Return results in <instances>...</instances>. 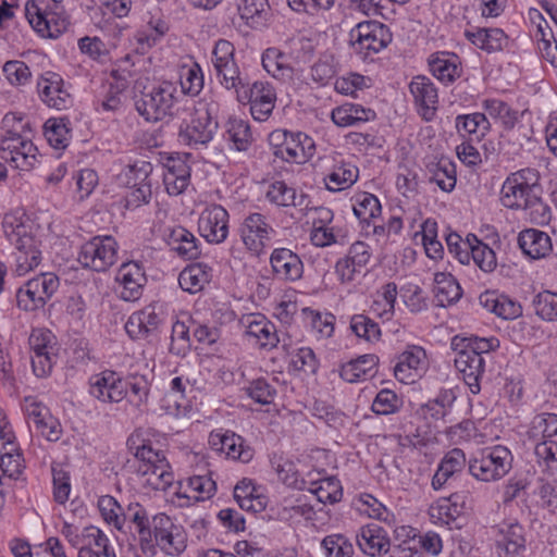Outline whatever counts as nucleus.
<instances>
[{"instance_id":"nucleus-25","label":"nucleus","mask_w":557,"mask_h":557,"mask_svg":"<svg viewBox=\"0 0 557 557\" xmlns=\"http://www.w3.org/2000/svg\"><path fill=\"white\" fill-rule=\"evenodd\" d=\"M466 461V455L461 449L454 448L449 450L442 459L435 474L433 475V488H441L449 478L463 469Z\"/></svg>"},{"instance_id":"nucleus-64","label":"nucleus","mask_w":557,"mask_h":557,"mask_svg":"<svg viewBox=\"0 0 557 557\" xmlns=\"http://www.w3.org/2000/svg\"><path fill=\"white\" fill-rule=\"evenodd\" d=\"M534 454L539 462L543 461L548 469H557V442H542L536 444Z\"/></svg>"},{"instance_id":"nucleus-36","label":"nucleus","mask_w":557,"mask_h":557,"mask_svg":"<svg viewBox=\"0 0 557 557\" xmlns=\"http://www.w3.org/2000/svg\"><path fill=\"white\" fill-rule=\"evenodd\" d=\"M247 335L253 337L261 348H274L278 343L275 326L264 318L251 321L246 331Z\"/></svg>"},{"instance_id":"nucleus-11","label":"nucleus","mask_w":557,"mask_h":557,"mask_svg":"<svg viewBox=\"0 0 557 557\" xmlns=\"http://www.w3.org/2000/svg\"><path fill=\"white\" fill-rule=\"evenodd\" d=\"M198 226L208 243L220 244L228 234V213L222 206L212 205L200 214Z\"/></svg>"},{"instance_id":"nucleus-57","label":"nucleus","mask_w":557,"mask_h":557,"mask_svg":"<svg viewBox=\"0 0 557 557\" xmlns=\"http://www.w3.org/2000/svg\"><path fill=\"white\" fill-rule=\"evenodd\" d=\"M53 496L59 504H64L69 499L71 492L69 472L62 468L52 467Z\"/></svg>"},{"instance_id":"nucleus-47","label":"nucleus","mask_w":557,"mask_h":557,"mask_svg":"<svg viewBox=\"0 0 557 557\" xmlns=\"http://www.w3.org/2000/svg\"><path fill=\"white\" fill-rule=\"evenodd\" d=\"M351 331L368 342L379 341L381 329L376 322L363 314H356L350 320Z\"/></svg>"},{"instance_id":"nucleus-33","label":"nucleus","mask_w":557,"mask_h":557,"mask_svg":"<svg viewBox=\"0 0 557 557\" xmlns=\"http://www.w3.org/2000/svg\"><path fill=\"white\" fill-rule=\"evenodd\" d=\"M454 498H456L455 495L448 498H441L436 505L430 508L431 518L447 525L449 529L460 528L457 523V519L462 512V506L454 500Z\"/></svg>"},{"instance_id":"nucleus-10","label":"nucleus","mask_w":557,"mask_h":557,"mask_svg":"<svg viewBox=\"0 0 557 557\" xmlns=\"http://www.w3.org/2000/svg\"><path fill=\"white\" fill-rule=\"evenodd\" d=\"M239 236L246 249L253 256H260L275 233L267 218L261 213L246 216L239 226Z\"/></svg>"},{"instance_id":"nucleus-50","label":"nucleus","mask_w":557,"mask_h":557,"mask_svg":"<svg viewBox=\"0 0 557 557\" xmlns=\"http://www.w3.org/2000/svg\"><path fill=\"white\" fill-rule=\"evenodd\" d=\"M354 214L362 222H369L381 213L379 199L371 194H363L352 207Z\"/></svg>"},{"instance_id":"nucleus-46","label":"nucleus","mask_w":557,"mask_h":557,"mask_svg":"<svg viewBox=\"0 0 557 557\" xmlns=\"http://www.w3.org/2000/svg\"><path fill=\"white\" fill-rule=\"evenodd\" d=\"M529 216L532 224L546 225L552 219V211L547 203H545L539 193L531 195L527 206L522 208Z\"/></svg>"},{"instance_id":"nucleus-3","label":"nucleus","mask_w":557,"mask_h":557,"mask_svg":"<svg viewBox=\"0 0 557 557\" xmlns=\"http://www.w3.org/2000/svg\"><path fill=\"white\" fill-rule=\"evenodd\" d=\"M216 104L200 101L194 108L189 121L180 126V140L193 148L210 143L218 132Z\"/></svg>"},{"instance_id":"nucleus-48","label":"nucleus","mask_w":557,"mask_h":557,"mask_svg":"<svg viewBox=\"0 0 557 557\" xmlns=\"http://www.w3.org/2000/svg\"><path fill=\"white\" fill-rule=\"evenodd\" d=\"M535 313L543 320H557V294L545 290L539 293L533 299Z\"/></svg>"},{"instance_id":"nucleus-5","label":"nucleus","mask_w":557,"mask_h":557,"mask_svg":"<svg viewBox=\"0 0 557 557\" xmlns=\"http://www.w3.org/2000/svg\"><path fill=\"white\" fill-rule=\"evenodd\" d=\"M52 5L45 8L35 1H28L25 7L26 17L32 27L41 36L57 37L67 25L61 7L62 0H50Z\"/></svg>"},{"instance_id":"nucleus-30","label":"nucleus","mask_w":557,"mask_h":557,"mask_svg":"<svg viewBox=\"0 0 557 557\" xmlns=\"http://www.w3.org/2000/svg\"><path fill=\"white\" fill-rule=\"evenodd\" d=\"M262 65L273 77L286 81L293 77L288 57L276 48H269L262 54Z\"/></svg>"},{"instance_id":"nucleus-40","label":"nucleus","mask_w":557,"mask_h":557,"mask_svg":"<svg viewBox=\"0 0 557 557\" xmlns=\"http://www.w3.org/2000/svg\"><path fill=\"white\" fill-rule=\"evenodd\" d=\"M228 139L238 151H246L251 141L252 134L248 122L240 119H231L227 123Z\"/></svg>"},{"instance_id":"nucleus-26","label":"nucleus","mask_w":557,"mask_h":557,"mask_svg":"<svg viewBox=\"0 0 557 557\" xmlns=\"http://www.w3.org/2000/svg\"><path fill=\"white\" fill-rule=\"evenodd\" d=\"M434 297L438 307H447L458 301L462 295L461 287L451 274L436 273L434 276Z\"/></svg>"},{"instance_id":"nucleus-45","label":"nucleus","mask_w":557,"mask_h":557,"mask_svg":"<svg viewBox=\"0 0 557 557\" xmlns=\"http://www.w3.org/2000/svg\"><path fill=\"white\" fill-rule=\"evenodd\" d=\"M28 282L36 292V296L40 299L44 306L59 288L58 276L50 272L41 273L38 276L29 280Z\"/></svg>"},{"instance_id":"nucleus-34","label":"nucleus","mask_w":557,"mask_h":557,"mask_svg":"<svg viewBox=\"0 0 557 557\" xmlns=\"http://www.w3.org/2000/svg\"><path fill=\"white\" fill-rule=\"evenodd\" d=\"M308 491L314 494L318 500L322 504H335L343 497L341 482L334 476L312 481Z\"/></svg>"},{"instance_id":"nucleus-23","label":"nucleus","mask_w":557,"mask_h":557,"mask_svg":"<svg viewBox=\"0 0 557 557\" xmlns=\"http://www.w3.org/2000/svg\"><path fill=\"white\" fill-rule=\"evenodd\" d=\"M170 248L185 259H196L200 251L196 244V237L185 227L175 226L165 235Z\"/></svg>"},{"instance_id":"nucleus-15","label":"nucleus","mask_w":557,"mask_h":557,"mask_svg":"<svg viewBox=\"0 0 557 557\" xmlns=\"http://www.w3.org/2000/svg\"><path fill=\"white\" fill-rule=\"evenodd\" d=\"M409 87L423 119L431 121L437 104V89L434 84L425 76H416Z\"/></svg>"},{"instance_id":"nucleus-27","label":"nucleus","mask_w":557,"mask_h":557,"mask_svg":"<svg viewBox=\"0 0 557 557\" xmlns=\"http://www.w3.org/2000/svg\"><path fill=\"white\" fill-rule=\"evenodd\" d=\"M210 272L211 269L205 263L190 264L180 273V286L190 294L198 293L210 282Z\"/></svg>"},{"instance_id":"nucleus-7","label":"nucleus","mask_w":557,"mask_h":557,"mask_svg":"<svg viewBox=\"0 0 557 557\" xmlns=\"http://www.w3.org/2000/svg\"><path fill=\"white\" fill-rule=\"evenodd\" d=\"M174 92L175 88L170 83L143 91L135 102L136 110L146 121H160L171 114L175 103Z\"/></svg>"},{"instance_id":"nucleus-22","label":"nucleus","mask_w":557,"mask_h":557,"mask_svg":"<svg viewBox=\"0 0 557 557\" xmlns=\"http://www.w3.org/2000/svg\"><path fill=\"white\" fill-rule=\"evenodd\" d=\"M25 412L42 436L52 442L59 440L60 430L46 406L33 400L25 406Z\"/></svg>"},{"instance_id":"nucleus-17","label":"nucleus","mask_w":557,"mask_h":557,"mask_svg":"<svg viewBox=\"0 0 557 557\" xmlns=\"http://www.w3.org/2000/svg\"><path fill=\"white\" fill-rule=\"evenodd\" d=\"M518 245L522 252L531 259L545 258L553 249L549 235L536 228L521 231L518 236Z\"/></svg>"},{"instance_id":"nucleus-13","label":"nucleus","mask_w":557,"mask_h":557,"mask_svg":"<svg viewBox=\"0 0 557 557\" xmlns=\"http://www.w3.org/2000/svg\"><path fill=\"white\" fill-rule=\"evenodd\" d=\"M455 367L462 374L471 393L479 394L481 391L480 379L485 367L483 357L472 350H460L455 358Z\"/></svg>"},{"instance_id":"nucleus-49","label":"nucleus","mask_w":557,"mask_h":557,"mask_svg":"<svg viewBox=\"0 0 557 557\" xmlns=\"http://www.w3.org/2000/svg\"><path fill=\"white\" fill-rule=\"evenodd\" d=\"M326 557H352V544L342 534L327 535L322 541Z\"/></svg>"},{"instance_id":"nucleus-24","label":"nucleus","mask_w":557,"mask_h":557,"mask_svg":"<svg viewBox=\"0 0 557 557\" xmlns=\"http://www.w3.org/2000/svg\"><path fill=\"white\" fill-rule=\"evenodd\" d=\"M210 443L214 446L220 445L218 449L235 460L248 462L253 456L252 449L244 447V440L235 433L211 434Z\"/></svg>"},{"instance_id":"nucleus-8","label":"nucleus","mask_w":557,"mask_h":557,"mask_svg":"<svg viewBox=\"0 0 557 557\" xmlns=\"http://www.w3.org/2000/svg\"><path fill=\"white\" fill-rule=\"evenodd\" d=\"M117 244L111 236H95L81 247L78 262L97 272L106 271L116 261Z\"/></svg>"},{"instance_id":"nucleus-53","label":"nucleus","mask_w":557,"mask_h":557,"mask_svg":"<svg viewBox=\"0 0 557 557\" xmlns=\"http://www.w3.org/2000/svg\"><path fill=\"white\" fill-rule=\"evenodd\" d=\"M181 86L185 94L196 96L203 87V75L198 64L184 70L181 74Z\"/></svg>"},{"instance_id":"nucleus-20","label":"nucleus","mask_w":557,"mask_h":557,"mask_svg":"<svg viewBox=\"0 0 557 557\" xmlns=\"http://www.w3.org/2000/svg\"><path fill=\"white\" fill-rule=\"evenodd\" d=\"M117 281L123 287L121 297L126 301H134L140 296L141 288L146 283V276L137 263L129 262L121 267Z\"/></svg>"},{"instance_id":"nucleus-38","label":"nucleus","mask_w":557,"mask_h":557,"mask_svg":"<svg viewBox=\"0 0 557 557\" xmlns=\"http://www.w3.org/2000/svg\"><path fill=\"white\" fill-rule=\"evenodd\" d=\"M67 117H51L44 125L45 136L55 149H64L69 145L70 128L67 126Z\"/></svg>"},{"instance_id":"nucleus-39","label":"nucleus","mask_w":557,"mask_h":557,"mask_svg":"<svg viewBox=\"0 0 557 557\" xmlns=\"http://www.w3.org/2000/svg\"><path fill=\"white\" fill-rule=\"evenodd\" d=\"M123 516H126V519L128 518L129 521L135 524L141 546H144V544H150L152 524L147 510L137 503L131 504L127 512Z\"/></svg>"},{"instance_id":"nucleus-18","label":"nucleus","mask_w":557,"mask_h":557,"mask_svg":"<svg viewBox=\"0 0 557 557\" xmlns=\"http://www.w3.org/2000/svg\"><path fill=\"white\" fill-rule=\"evenodd\" d=\"M38 82L41 99L51 108L64 110L70 107L72 100L70 94L63 89V81L55 73H48Z\"/></svg>"},{"instance_id":"nucleus-1","label":"nucleus","mask_w":557,"mask_h":557,"mask_svg":"<svg viewBox=\"0 0 557 557\" xmlns=\"http://www.w3.org/2000/svg\"><path fill=\"white\" fill-rule=\"evenodd\" d=\"M5 134L0 143V158L13 164L15 169L29 171L37 161V147L27 136L30 132L28 123L15 113H8L2 120Z\"/></svg>"},{"instance_id":"nucleus-35","label":"nucleus","mask_w":557,"mask_h":557,"mask_svg":"<svg viewBox=\"0 0 557 557\" xmlns=\"http://www.w3.org/2000/svg\"><path fill=\"white\" fill-rule=\"evenodd\" d=\"M359 170L350 163H342L324 178L325 186L331 191H341L350 187L357 180Z\"/></svg>"},{"instance_id":"nucleus-6","label":"nucleus","mask_w":557,"mask_h":557,"mask_svg":"<svg viewBox=\"0 0 557 557\" xmlns=\"http://www.w3.org/2000/svg\"><path fill=\"white\" fill-rule=\"evenodd\" d=\"M511 454L504 446L482 453L469 461V472L476 480L491 482L502 479L511 468Z\"/></svg>"},{"instance_id":"nucleus-21","label":"nucleus","mask_w":557,"mask_h":557,"mask_svg":"<svg viewBox=\"0 0 557 557\" xmlns=\"http://www.w3.org/2000/svg\"><path fill=\"white\" fill-rule=\"evenodd\" d=\"M425 358V351L421 347L412 346L398 357L394 368L396 379L403 383H413L419 376L418 370Z\"/></svg>"},{"instance_id":"nucleus-29","label":"nucleus","mask_w":557,"mask_h":557,"mask_svg":"<svg viewBox=\"0 0 557 557\" xmlns=\"http://www.w3.org/2000/svg\"><path fill=\"white\" fill-rule=\"evenodd\" d=\"M234 498L247 511L258 512L265 507L264 498L257 493L251 480L243 479L234 487Z\"/></svg>"},{"instance_id":"nucleus-4","label":"nucleus","mask_w":557,"mask_h":557,"mask_svg":"<svg viewBox=\"0 0 557 557\" xmlns=\"http://www.w3.org/2000/svg\"><path fill=\"white\" fill-rule=\"evenodd\" d=\"M151 543L144 544L143 548L153 549L158 546L171 556L182 554L187 546V535L182 525L175 524L165 513L160 512L151 518Z\"/></svg>"},{"instance_id":"nucleus-32","label":"nucleus","mask_w":557,"mask_h":557,"mask_svg":"<svg viewBox=\"0 0 557 557\" xmlns=\"http://www.w3.org/2000/svg\"><path fill=\"white\" fill-rule=\"evenodd\" d=\"M432 74L441 82L449 84L460 76V69L454 57L445 52L433 54L429 60Z\"/></svg>"},{"instance_id":"nucleus-63","label":"nucleus","mask_w":557,"mask_h":557,"mask_svg":"<svg viewBox=\"0 0 557 557\" xmlns=\"http://www.w3.org/2000/svg\"><path fill=\"white\" fill-rule=\"evenodd\" d=\"M455 396L451 392L445 391L441 393L435 399L430 400L425 406V410L434 419H443L447 410L451 407Z\"/></svg>"},{"instance_id":"nucleus-59","label":"nucleus","mask_w":557,"mask_h":557,"mask_svg":"<svg viewBox=\"0 0 557 557\" xmlns=\"http://www.w3.org/2000/svg\"><path fill=\"white\" fill-rule=\"evenodd\" d=\"M3 73L12 85H24L30 78L29 67L23 61H8L3 65Z\"/></svg>"},{"instance_id":"nucleus-9","label":"nucleus","mask_w":557,"mask_h":557,"mask_svg":"<svg viewBox=\"0 0 557 557\" xmlns=\"http://www.w3.org/2000/svg\"><path fill=\"white\" fill-rule=\"evenodd\" d=\"M354 51L363 59L376 53L387 46L388 34L385 26L376 21L358 23L349 33Z\"/></svg>"},{"instance_id":"nucleus-19","label":"nucleus","mask_w":557,"mask_h":557,"mask_svg":"<svg viewBox=\"0 0 557 557\" xmlns=\"http://www.w3.org/2000/svg\"><path fill=\"white\" fill-rule=\"evenodd\" d=\"M480 304L488 312L496 314L504 320H513L522 314V307L519 302L512 300L506 295L496 292H485L481 294Z\"/></svg>"},{"instance_id":"nucleus-37","label":"nucleus","mask_w":557,"mask_h":557,"mask_svg":"<svg viewBox=\"0 0 557 557\" xmlns=\"http://www.w3.org/2000/svg\"><path fill=\"white\" fill-rule=\"evenodd\" d=\"M377 362L379 358L375 355L360 356L342 367L341 376L349 383L357 382L362 376L368 375Z\"/></svg>"},{"instance_id":"nucleus-31","label":"nucleus","mask_w":557,"mask_h":557,"mask_svg":"<svg viewBox=\"0 0 557 557\" xmlns=\"http://www.w3.org/2000/svg\"><path fill=\"white\" fill-rule=\"evenodd\" d=\"M535 193L524 188L518 181L508 176L500 190V201L504 207L509 209H522L527 206L531 195Z\"/></svg>"},{"instance_id":"nucleus-16","label":"nucleus","mask_w":557,"mask_h":557,"mask_svg":"<svg viewBox=\"0 0 557 557\" xmlns=\"http://www.w3.org/2000/svg\"><path fill=\"white\" fill-rule=\"evenodd\" d=\"M356 541L359 548L371 557L388 553L391 546L385 530L376 523L362 527L356 535Z\"/></svg>"},{"instance_id":"nucleus-2","label":"nucleus","mask_w":557,"mask_h":557,"mask_svg":"<svg viewBox=\"0 0 557 557\" xmlns=\"http://www.w3.org/2000/svg\"><path fill=\"white\" fill-rule=\"evenodd\" d=\"M2 227L8 240L15 246L16 273L25 275L40 262V251L30 235L29 226L25 225L21 218L13 213H7L2 221Z\"/></svg>"},{"instance_id":"nucleus-28","label":"nucleus","mask_w":557,"mask_h":557,"mask_svg":"<svg viewBox=\"0 0 557 557\" xmlns=\"http://www.w3.org/2000/svg\"><path fill=\"white\" fill-rule=\"evenodd\" d=\"M137 472L146 478V484L156 491H166L174 481V475L166 459L146 468H137Z\"/></svg>"},{"instance_id":"nucleus-58","label":"nucleus","mask_w":557,"mask_h":557,"mask_svg":"<svg viewBox=\"0 0 557 557\" xmlns=\"http://www.w3.org/2000/svg\"><path fill=\"white\" fill-rule=\"evenodd\" d=\"M446 244L449 253L461 264H468L470 262L471 242H463L457 233H450L446 236Z\"/></svg>"},{"instance_id":"nucleus-55","label":"nucleus","mask_w":557,"mask_h":557,"mask_svg":"<svg viewBox=\"0 0 557 557\" xmlns=\"http://www.w3.org/2000/svg\"><path fill=\"white\" fill-rule=\"evenodd\" d=\"M247 393L251 399L261 405H269L273 403L276 396V389L264 379H257L252 381L247 388Z\"/></svg>"},{"instance_id":"nucleus-43","label":"nucleus","mask_w":557,"mask_h":557,"mask_svg":"<svg viewBox=\"0 0 557 557\" xmlns=\"http://www.w3.org/2000/svg\"><path fill=\"white\" fill-rule=\"evenodd\" d=\"M484 109L490 116L499 120L506 128H512L518 121V112L502 100L487 99L484 101Z\"/></svg>"},{"instance_id":"nucleus-42","label":"nucleus","mask_w":557,"mask_h":557,"mask_svg":"<svg viewBox=\"0 0 557 557\" xmlns=\"http://www.w3.org/2000/svg\"><path fill=\"white\" fill-rule=\"evenodd\" d=\"M431 182H434L442 190L451 191L456 185L455 165L448 161H440L430 168Z\"/></svg>"},{"instance_id":"nucleus-41","label":"nucleus","mask_w":557,"mask_h":557,"mask_svg":"<svg viewBox=\"0 0 557 557\" xmlns=\"http://www.w3.org/2000/svg\"><path fill=\"white\" fill-rule=\"evenodd\" d=\"M491 124L483 113L459 115L456 117L457 129L469 135H476L478 139L486 134Z\"/></svg>"},{"instance_id":"nucleus-44","label":"nucleus","mask_w":557,"mask_h":557,"mask_svg":"<svg viewBox=\"0 0 557 557\" xmlns=\"http://www.w3.org/2000/svg\"><path fill=\"white\" fill-rule=\"evenodd\" d=\"M475 245L470 250V259L484 272L490 273L496 268V255L486 244L473 236Z\"/></svg>"},{"instance_id":"nucleus-52","label":"nucleus","mask_w":557,"mask_h":557,"mask_svg":"<svg viewBox=\"0 0 557 557\" xmlns=\"http://www.w3.org/2000/svg\"><path fill=\"white\" fill-rule=\"evenodd\" d=\"M99 509L108 523L113 524L117 530L123 529L126 516L121 513V506L111 496H103L99 500Z\"/></svg>"},{"instance_id":"nucleus-62","label":"nucleus","mask_w":557,"mask_h":557,"mask_svg":"<svg viewBox=\"0 0 557 557\" xmlns=\"http://www.w3.org/2000/svg\"><path fill=\"white\" fill-rule=\"evenodd\" d=\"M397 395L393 391L382 389L372 404V410L376 414H391L397 410Z\"/></svg>"},{"instance_id":"nucleus-51","label":"nucleus","mask_w":557,"mask_h":557,"mask_svg":"<svg viewBox=\"0 0 557 557\" xmlns=\"http://www.w3.org/2000/svg\"><path fill=\"white\" fill-rule=\"evenodd\" d=\"M269 201L283 207L296 206V191L288 187L284 182L276 181L270 185L267 191Z\"/></svg>"},{"instance_id":"nucleus-12","label":"nucleus","mask_w":557,"mask_h":557,"mask_svg":"<svg viewBox=\"0 0 557 557\" xmlns=\"http://www.w3.org/2000/svg\"><path fill=\"white\" fill-rule=\"evenodd\" d=\"M495 541L498 557H524L523 527L517 522L502 523L496 528Z\"/></svg>"},{"instance_id":"nucleus-56","label":"nucleus","mask_w":557,"mask_h":557,"mask_svg":"<svg viewBox=\"0 0 557 557\" xmlns=\"http://www.w3.org/2000/svg\"><path fill=\"white\" fill-rule=\"evenodd\" d=\"M215 71L220 83L226 89H235L237 91L239 88H244L239 76V69L235 61L223 65L220 64V66L215 67Z\"/></svg>"},{"instance_id":"nucleus-61","label":"nucleus","mask_w":557,"mask_h":557,"mask_svg":"<svg viewBox=\"0 0 557 557\" xmlns=\"http://www.w3.org/2000/svg\"><path fill=\"white\" fill-rule=\"evenodd\" d=\"M16 304L24 311H35L44 308L42 302L36 296V292L28 281L16 292Z\"/></svg>"},{"instance_id":"nucleus-14","label":"nucleus","mask_w":557,"mask_h":557,"mask_svg":"<svg viewBox=\"0 0 557 557\" xmlns=\"http://www.w3.org/2000/svg\"><path fill=\"white\" fill-rule=\"evenodd\" d=\"M270 263L274 274L281 280L296 281L302 275V261L299 256L290 249H274L270 257Z\"/></svg>"},{"instance_id":"nucleus-54","label":"nucleus","mask_w":557,"mask_h":557,"mask_svg":"<svg viewBox=\"0 0 557 557\" xmlns=\"http://www.w3.org/2000/svg\"><path fill=\"white\" fill-rule=\"evenodd\" d=\"M238 13L243 20L257 23L269 7L268 0H236Z\"/></svg>"},{"instance_id":"nucleus-60","label":"nucleus","mask_w":557,"mask_h":557,"mask_svg":"<svg viewBox=\"0 0 557 557\" xmlns=\"http://www.w3.org/2000/svg\"><path fill=\"white\" fill-rule=\"evenodd\" d=\"M188 486L197 494L193 496L197 500L210 498L216 490L215 482L208 475H195L190 478L188 480Z\"/></svg>"}]
</instances>
